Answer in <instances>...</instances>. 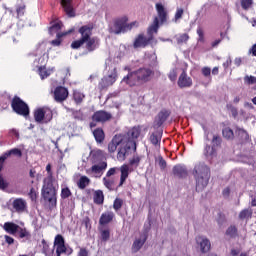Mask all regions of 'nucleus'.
Instances as JSON below:
<instances>
[{"label":"nucleus","mask_w":256,"mask_h":256,"mask_svg":"<svg viewBox=\"0 0 256 256\" xmlns=\"http://www.w3.org/2000/svg\"><path fill=\"white\" fill-rule=\"evenodd\" d=\"M93 24L83 25L78 29V33L81 37L78 40H74L70 47L71 49H81L86 44V49L89 53H93L99 47V38L91 37L93 35Z\"/></svg>","instance_id":"1"},{"label":"nucleus","mask_w":256,"mask_h":256,"mask_svg":"<svg viewBox=\"0 0 256 256\" xmlns=\"http://www.w3.org/2000/svg\"><path fill=\"white\" fill-rule=\"evenodd\" d=\"M155 77V71L149 67H141L131 71L123 78L124 83L129 87H141L145 83H149Z\"/></svg>","instance_id":"2"},{"label":"nucleus","mask_w":256,"mask_h":256,"mask_svg":"<svg viewBox=\"0 0 256 256\" xmlns=\"http://www.w3.org/2000/svg\"><path fill=\"white\" fill-rule=\"evenodd\" d=\"M193 175L196 181V191L199 193L209 185L211 169L205 163H199L195 165Z\"/></svg>","instance_id":"3"},{"label":"nucleus","mask_w":256,"mask_h":256,"mask_svg":"<svg viewBox=\"0 0 256 256\" xmlns=\"http://www.w3.org/2000/svg\"><path fill=\"white\" fill-rule=\"evenodd\" d=\"M156 11L157 15L152 22V24L147 29L148 37H155L153 34L159 33V20L161 25L164 23H167V10L165 9V6L161 3H156Z\"/></svg>","instance_id":"4"},{"label":"nucleus","mask_w":256,"mask_h":256,"mask_svg":"<svg viewBox=\"0 0 256 256\" xmlns=\"http://www.w3.org/2000/svg\"><path fill=\"white\" fill-rule=\"evenodd\" d=\"M42 197L46 203H49L50 209L57 207V189L53 186L51 178L47 181L44 180L42 187Z\"/></svg>","instance_id":"5"},{"label":"nucleus","mask_w":256,"mask_h":256,"mask_svg":"<svg viewBox=\"0 0 256 256\" xmlns=\"http://www.w3.org/2000/svg\"><path fill=\"white\" fill-rule=\"evenodd\" d=\"M141 165V156L139 155H134L132 158L129 159L128 164H123L120 167V182L118 187H123L125 182L127 181L129 177V171H133V169H137Z\"/></svg>","instance_id":"6"},{"label":"nucleus","mask_w":256,"mask_h":256,"mask_svg":"<svg viewBox=\"0 0 256 256\" xmlns=\"http://www.w3.org/2000/svg\"><path fill=\"white\" fill-rule=\"evenodd\" d=\"M33 115L36 123H44L47 125V123L53 121V110L48 107H39L35 109Z\"/></svg>","instance_id":"7"},{"label":"nucleus","mask_w":256,"mask_h":256,"mask_svg":"<svg viewBox=\"0 0 256 256\" xmlns=\"http://www.w3.org/2000/svg\"><path fill=\"white\" fill-rule=\"evenodd\" d=\"M11 107L14 113L21 115L22 117H29L31 111L29 105L25 103L19 96H14L11 101Z\"/></svg>","instance_id":"8"},{"label":"nucleus","mask_w":256,"mask_h":256,"mask_svg":"<svg viewBox=\"0 0 256 256\" xmlns=\"http://www.w3.org/2000/svg\"><path fill=\"white\" fill-rule=\"evenodd\" d=\"M127 23H129V17L121 16L113 20V25L109 26V33L114 35H121V33H127Z\"/></svg>","instance_id":"9"},{"label":"nucleus","mask_w":256,"mask_h":256,"mask_svg":"<svg viewBox=\"0 0 256 256\" xmlns=\"http://www.w3.org/2000/svg\"><path fill=\"white\" fill-rule=\"evenodd\" d=\"M221 145H223V138L219 134H213L211 145L207 144L204 148L205 157H215L217 149H221Z\"/></svg>","instance_id":"10"},{"label":"nucleus","mask_w":256,"mask_h":256,"mask_svg":"<svg viewBox=\"0 0 256 256\" xmlns=\"http://www.w3.org/2000/svg\"><path fill=\"white\" fill-rule=\"evenodd\" d=\"M131 149H133V151H137V144L134 141L126 142L124 139L120 144V147L117 153V160L125 161Z\"/></svg>","instance_id":"11"},{"label":"nucleus","mask_w":256,"mask_h":256,"mask_svg":"<svg viewBox=\"0 0 256 256\" xmlns=\"http://www.w3.org/2000/svg\"><path fill=\"white\" fill-rule=\"evenodd\" d=\"M113 119V115L105 110H99L94 112L92 115V122L90 123L91 129L97 127V123H107V121H111Z\"/></svg>","instance_id":"12"},{"label":"nucleus","mask_w":256,"mask_h":256,"mask_svg":"<svg viewBox=\"0 0 256 256\" xmlns=\"http://www.w3.org/2000/svg\"><path fill=\"white\" fill-rule=\"evenodd\" d=\"M153 41H155V37H147L143 33H140L134 39L133 47L134 49H145V47H149Z\"/></svg>","instance_id":"13"},{"label":"nucleus","mask_w":256,"mask_h":256,"mask_svg":"<svg viewBox=\"0 0 256 256\" xmlns=\"http://www.w3.org/2000/svg\"><path fill=\"white\" fill-rule=\"evenodd\" d=\"M115 81H117V68H114L110 75L104 76L100 80L98 84L99 91H105V89H107L108 87H111V85H113Z\"/></svg>","instance_id":"14"},{"label":"nucleus","mask_w":256,"mask_h":256,"mask_svg":"<svg viewBox=\"0 0 256 256\" xmlns=\"http://www.w3.org/2000/svg\"><path fill=\"white\" fill-rule=\"evenodd\" d=\"M107 169V162L101 161L98 164H94L89 168L86 173L87 175H93L95 178H99L103 176L105 170Z\"/></svg>","instance_id":"15"},{"label":"nucleus","mask_w":256,"mask_h":256,"mask_svg":"<svg viewBox=\"0 0 256 256\" xmlns=\"http://www.w3.org/2000/svg\"><path fill=\"white\" fill-rule=\"evenodd\" d=\"M177 85L180 89H189L193 87V79L187 75L186 70H183L180 74Z\"/></svg>","instance_id":"16"},{"label":"nucleus","mask_w":256,"mask_h":256,"mask_svg":"<svg viewBox=\"0 0 256 256\" xmlns=\"http://www.w3.org/2000/svg\"><path fill=\"white\" fill-rule=\"evenodd\" d=\"M69 97V90L63 86H58L54 90V101L56 103H63L64 101H67V98Z\"/></svg>","instance_id":"17"},{"label":"nucleus","mask_w":256,"mask_h":256,"mask_svg":"<svg viewBox=\"0 0 256 256\" xmlns=\"http://www.w3.org/2000/svg\"><path fill=\"white\" fill-rule=\"evenodd\" d=\"M54 247H56V256H61L67 253V246H65V238L63 235L58 234L54 239Z\"/></svg>","instance_id":"18"},{"label":"nucleus","mask_w":256,"mask_h":256,"mask_svg":"<svg viewBox=\"0 0 256 256\" xmlns=\"http://www.w3.org/2000/svg\"><path fill=\"white\" fill-rule=\"evenodd\" d=\"M171 112L169 110L160 111L154 119L153 129H159V127L163 126V123L169 119Z\"/></svg>","instance_id":"19"},{"label":"nucleus","mask_w":256,"mask_h":256,"mask_svg":"<svg viewBox=\"0 0 256 256\" xmlns=\"http://www.w3.org/2000/svg\"><path fill=\"white\" fill-rule=\"evenodd\" d=\"M172 173L177 179H185L187 178V175H189L187 167L182 164L175 165L172 169Z\"/></svg>","instance_id":"20"},{"label":"nucleus","mask_w":256,"mask_h":256,"mask_svg":"<svg viewBox=\"0 0 256 256\" xmlns=\"http://www.w3.org/2000/svg\"><path fill=\"white\" fill-rule=\"evenodd\" d=\"M60 5L67 17H75V8H73V0H60Z\"/></svg>","instance_id":"21"},{"label":"nucleus","mask_w":256,"mask_h":256,"mask_svg":"<svg viewBox=\"0 0 256 256\" xmlns=\"http://www.w3.org/2000/svg\"><path fill=\"white\" fill-rule=\"evenodd\" d=\"M139 135H141V129L139 127H133L127 132L126 136H123V139H125L126 143L133 141L137 144L136 139H139Z\"/></svg>","instance_id":"22"},{"label":"nucleus","mask_w":256,"mask_h":256,"mask_svg":"<svg viewBox=\"0 0 256 256\" xmlns=\"http://www.w3.org/2000/svg\"><path fill=\"white\" fill-rule=\"evenodd\" d=\"M124 139L123 135H115L108 144L109 153H115L117 151V147L123 143Z\"/></svg>","instance_id":"23"},{"label":"nucleus","mask_w":256,"mask_h":256,"mask_svg":"<svg viewBox=\"0 0 256 256\" xmlns=\"http://www.w3.org/2000/svg\"><path fill=\"white\" fill-rule=\"evenodd\" d=\"M196 241L200 245L201 253H209L211 251V242L209 239L199 236L196 238Z\"/></svg>","instance_id":"24"},{"label":"nucleus","mask_w":256,"mask_h":256,"mask_svg":"<svg viewBox=\"0 0 256 256\" xmlns=\"http://www.w3.org/2000/svg\"><path fill=\"white\" fill-rule=\"evenodd\" d=\"M115 219V213L108 211L101 214L99 219V225L102 227L105 225H109Z\"/></svg>","instance_id":"25"},{"label":"nucleus","mask_w":256,"mask_h":256,"mask_svg":"<svg viewBox=\"0 0 256 256\" xmlns=\"http://www.w3.org/2000/svg\"><path fill=\"white\" fill-rule=\"evenodd\" d=\"M13 208L18 213H23L27 209V202L23 198H18L13 201Z\"/></svg>","instance_id":"26"},{"label":"nucleus","mask_w":256,"mask_h":256,"mask_svg":"<svg viewBox=\"0 0 256 256\" xmlns=\"http://www.w3.org/2000/svg\"><path fill=\"white\" fill-rule=\"evenodd\" d=\"M146 241H147V236H144L143 239L141 238L136 239L132 244V248H131L132 253H138V251H141V248L145 245Z\"/></svg>","instance_id":"27"},{"label":"nucleus","mask_w":256,"mask_h":256,"mask_svg":"<svg viewBox=\"0 0 256 256\" xmlns=\"http://www.w3.org/2000/svg\"><path fill=\"white\" fill-rule=\"evenodd\" d=\"M3 229L4 231H6V233H9L10 235H15V233L19 231V225L13 222H5Z\"/></svg>","instance_id":"28"},{"label":"nucleus","mask_w":256,"mask_h":256,"mask_svg":"<svg viewBox=\"0 0 256 256\" xmlns=\"http://www.w3.org/2000/svg\"><path fill=\"white\" fill-rule=\"evenodd\" d=\"M162 137H163V134L159 131H156L150 135L149 141L152 145H154V147H157L161 145Z\"/></svg>","instance_id":"29"},{"label":"nucleus","mask_w":256,"mask_h":256,"mask_svg":"<svg viewBox=\"0 0 256 256\" xmlns=\"http://www.w3.org/2000/svg\"><path fill=\"white\" fill-rule=\"evenodd\" d=\"M42 244V253L45 254V256H55V247L51 248L49 246V243L45 239L41 241Z\"/></svg>","instance_id":"30"},{"label":"nucleus","mask_w":256,"mask_h":256,"mask_svg":"<svg viewBox=\"0 0 256 256\" xmlns=\"http://www.w3.org/2000/svg\"><path fill=\"white\" fill-rule=\"evenodd\" d=\"M55 72V68H50L47 70V68L45 66H40L38 67V74L41 77V79H47V77H49V75H51V73Z\"/></svg>","instance_id":"31"},{"label":"nucleus","mask_w":256,"mask_h":256,"mask_svg":"<svg viewBox=\"0 0 256 256\" xmlns=\"http://www.w3.org/2000/svg\"><path fill=\"white\" fill-rule=\"evenodd\" d=\"M93 201L95 205H103L105 202V195L103 194L102 190L94 191Z\"/></svg>","instance_id":"32"},{"label":"nucleus","mask_w":256,"mask_h":256,"mask_svg":"<svg viewBox=\"0 0 256 256\" xmlns=\"http://www.w3.org/2000/svg\"><path fill=\"white\" fill-rule=\"evenodd\" d=\"M100 241L107 243L111 239V230L109 228H99Z\"/></svg>","instance_id":"33"},{"label":"nucleus","mask_w":256,"mask_h":256,"mask_svg":"<svg viewBox=\"0 0 256 256\" xmlns=\"http://www.w3.org/2000/svg\"><path fill=\"white\" fill-rule=\"evenodd\" d=\"M93 136L97 143H103L105 141V131L102 128H96L93 131Z\"/></svg>","instance_id":"34"},{"label":"nucleus","mask_w":256,"mask_h":256,"mask_svg":"<svg viewBox=\"0 0 256 256\" xmlns=\"http://www.w3.org/2000/svg\"><path fill=\"white\" fill-rule=\"evenodd\" d=\"M6 159H9L12 155L14 157H23V152L19 148H12L6 152L3 153Z\"/></svg>","instance_id":"35"},{"label":"nucleus","mask_w":256,"mask_h":256,"mask_svg":"<svg viewBox=\"0 0 256 256\" xmlns=\"http://www.w3.org/2000/svg\"><path fill=\"white\" fill-rule=\"evenodd\" d=\"M103 184L106 187V189H108V191H114L115 179L106 176L103 178Z\"/></svg>","instance_id":"36"},{"label":"nucleus","mask_w":256,"mask_h":256,"mask_svg":"<svg viewBox=\"0 0 256 256\" xmlns=\"http://www.w3.org/2000/svg\"><path fill=\"white\" fill-rule=\"evenodd\" d=\"M91 183V180L87 176H81L77 182L78 189H86L87 186Z\"/></svg>","instance_id":"37"},{"label":"nucleus","mask_w":256,"mask_h":256,"mask_svg":"<svg viewBox=\"0 0 256 256\" xmlns=\"http://www.w3.org/2000/svg\"><path fill=\"white\" fill-rule=\"evenodd\" d=\"M252 216L253 210L251 208L244 209L239 213V219H241V221L245 219H251Z\"/></svg>","instance_id":"38"},{"label":"nucleus","mask_w":256,"mask_h":256,"mask_svg":"<svg viewBox=\"0 0 256 256\" xmlns=\"http://www.w3.org/2000/svg\"><path fill=\"white\" fill-rule=\"evenodd\" d=\"M73 99L76 103V105H81L83 103V99H85V95L81 93L80 91L75 90L73 92Z\"/></svg>","instance_id":"39"},{"label":"nucleus","mask_w":256,"mask_h":256,"mask_svg":"<svg viewBox=\"0 0 256 256\" xmlns=\"http://www.w3.org/2000/svg\"><path fill=\"white\" fill-rule=\"evenodd\" d=\"M226 235L228 237H231V239H235V237H237L238 235L237 226L231 225L230 227H228L226 230Z\"/></svg>","instance_id":"40"},{"label":"nucleus","mask_w":256,"mask_h":256,"mask_svg":"<svg viewBox=\"0 0 256 256\" xmlns=\"http://www.w3.org/2000/svg\"><path fill=\"white\" fill-rule=\"evenodd\" d=\"M175 37L178 45H183V43H187L190 39L189 34L187 33L178 34Z\"/></svg>","instance_id":"41"},{"label":"nucleus","mask_w":256,"mask_h":256,"mask_svg":"<svg viewBox=\"0 0 256 256\" xmlns=\"http://www.w3.org/2000/svg\"><path fill=\"white\" fill-rule=\"evenodd\" d=\"M60 29H61V24L59 22H54L49 27V33H50V35H55V33H57V35H58Z\"/></svg>","instance_id":"42"},{"label":"nucleus","mask_w":256,"mask_h":256,"mask_svg":"<svg viewBox=\"0 0 256 256\" xmlns=\"http://www.w3.org/2000/svg\"><path fill=\"white\" fill-rule=\"evenodd\" d=\"M222 135L224 139H233L235 137L233 130L229 127H226L222 130Z\"/></svg>","instance_id":"43"},{"label":"nucleus","mask_w":256,"mask_h":256,"mask_svg":"<svg viewBox=\"0 0 256 256\" xmlns=\"http://www.w3.org/2000/svg\"><path fill=\"white\" fill-rule=\"evenodd\" d=\"M240 5L244 11H249L253 7V0H240Z\"/></svg>","instance_id":"44"},{"label":"nucleus","mask_w":256,"mask_h":256,"mask_svg":"<svg viewBox=\"0 0 256 256\" xmlns=\"http://www.w3.org/2000/svg\"><path fill=\"white\" fill-rule=\"evenodd\" d=\"M73 194L71 193V189L69 187H65L61 189L60 197L61 199H69Z\"/></svg>","instance_id":"45"},{"label":"nucleus","mask_w":256,"mask_h":256,"mask_svg":"<svg viewBox=\"0 0 256 256\" xmlns=\"http://www.w3.org/2000/svg\"><path fill=\"white\" fill-rule=\"evenodd\" d=\"M121 207H123V199L116 198L113 202V209L114 211H120Z\"/></svg>","instance_id":"46"},{"label":"nucleus","mask_w":256,"mask_h":256,"mask_svg":"<svg viewBox=\"0 0 256 256\" xmlns=\"http://www.w3.org/2000/svg\"><path fill=\"white\" fill-rule=\"evenodd\" d=\"M201 73L203 77H205L206 79L209 80V82H211V68L205 66L201 69Z\"/></svg>","instance_id":"47"},{"label":"nucleus","mask_w":256,"mask_h":256,"mask_svg":"<svg viewBox=\"0 0 256 256\" xmlns=\"http://www.w3.org/2000/svg\"><path fill=\"white\" fill-rule=\"evenodd\" d=\"M25 9H26L25 4L16 6L17 19H19V17H23V15H25Z\"/></svg>","instance_id":"48"},{"label":"nucleus","mask_w":256,"mask_h":256,"mask_svg":"<svg viewBox=\"0 0 256 256\" xmlns=\"http://www.w3.org/2000/svg\"><path fill=\"white\" fill-rule=\"evenodd\" d=\"M9 187V182L5 180L3 174H0V190L5 191Z\"/></svg>","instance_id":"49"},{"label":"nucleus","mask_w":256,"mask_h":256,"mask_svg":"<svg viewBox=\"0 0 256 256\" xmlns=\"http://www.w3.org/2000/svg\"><path fill=\"white\" fill-rule=\"evenodd\" d=\"M185 13V10L183 8H177L175 16H174V21L177 23L179 19H183V14Z\"/></svg>","instance_id":"50"},{"label":"nucleus","mask_w":256,"mask_h":256,"mask_svg":"<svg viewBox=\"0 0 256 256\" xmlns=\"http://www.w3.org/2000/svg\"><path fill=\"white\" fill-rule=\"evenodd\" d=\"M227 109L230 111V113L232 114V116L234 117V119L237 117V115H239V111L237 110L236 107H234L231 104H227Z\"/></svg>","instance_id":"51"},{"label":"nucleus","mask_w":256,"mask_h":256,"mask_svg":"<svg viewBox=\"0 0 256 256\" xmlns=\"http://www.w3.org/2000/svg\"><path fill=\"white\" fill-rule=\"evenodd\" d=\"M197 35H198V41L203 43L205 41V32L203 31V28L198 27L197 28Z\"/></svg>","instance_id":"52"},{"label":"nucleus","mask_w":256,"mask_h":256,"mask_svg":"<svg viewBox=\"0 0 256 256\" xmlns=\"http://www.w3.org/2000/svg\"><path fill=\"white\" fill-rule=\"evenodd\" d=\"M227 221V218L223 212L218 213L217 223L218 225H223Z\"/></svg>","instance_id":"53"},{"label":"nucleus","mask_w":256,"mask_h":256,"mask_svg":"<svg viewBox=\"0 0 256 256\" xmlns=\"http://www.w3.org/2000/svg\"><path fill=\"white\" fill-rule=\"evenodd\" d=\"M244 82L246 85H254L256 83V77L255 76H245Z\"/></svg>","instance_id":"54"},{"label":"nucleus","mask_w":256,"mask_h":256,"mask_svg":"<svg viewBox=\"0 0 256 256\" xmlns=\"http://www.w3.org/2000/svg\"><path fill=\"white\" fill-rule=\"evenodd\" d=\"M158 165H159V167H160V169L162 170V171H165V169H167V161H165V159H163V157L162 156H160L159 158H158Z\"/></svg>","instance_id":"55"},{"label":"nucleus","mask_w":256,"mask_h":256,"mask_svg":"<svg viewBox=\"0 0 256 256\" xmlns=\"http://www.w3.org/2000/svg\"><path fill=\"white\" fill-rule=\"evenodd\" d=\"M239 137H241V139H244L245 141H247V139H249V134L247 133V131L243 130V129H238L237 131Z\"/></svg>","instance_id":"56"},{"label":"nucleus","mask_w":256,"mask_h":256,"mask_svg":"<svg viewBox=\"0 0 256 256\" xmlns=\"http://www.w3.org/2000/svg\"><path fill=\"white\" fill-rule=\"evenodd\" d=\"M117 171H121V168H117V167L110 168L106 173V177H113V175H115Z\"/></svg>","instance_id":"57"},{"label":"nucleus","mask_w":256,"mask_h":256,"mask_svg":"<svg viewBox=\"0 0 256 256\" xmlns=\"http://www.w3.org/2000/svg\"><path fill=\"white\" fill-rule=\"evenodd\" d=\"M57 37H58L57 39L52 40L51 42V45H53L54 47H59V45H61V37H63V34L58 33Z\"/></svg>","instance_id":"58"},{"label":"nucleus","mask_w":256,"mask_h":256,"mask_svg":"<svg viewBox=\"0 0 256 256\" xmlns=\"http://www.w3.org/2000/svg\"><path fill=\"white\" fill-rule=\"evenodd\" d=\"M37 191L35 190V188H31L30 192H29V197L31 199V201H37Z\"/></svg>","instance_id":"59"},{"label":"nucleus","mask_w":256,"mask_h":256,"mask_svg":"<svg viewBox=\"0 0 256 256\" xmlns=\"http://www.w3.org/2000/svg\"><path fill=\"white\" fill-rule=\"evenodd\" d=\"M133 27H139V22H137V21H133V22H131V23L126 22V29H127V32H128V31H131V29H133Z\"/></svg>","instance_id":"60"},{"label":"nucleus","mask_w":256,"mask_h":256,"mask_svg":"<svg viewBox=\"0 0 256 256\" xmlns=\"http://www.w3.org/2000/svg\"><path fill=\"white\" fill-rule=\"evenodd\" d=\"M31 234H29L28 231H26L25 229H20L19 232V237L20 239H25V237H30Z\"/></svg>","instance_id":"61"},{"label":"nucleus","mask_w":256,"mask_h":256,"mask_svg":"<svg viewBox=\"0 0 256 256\" xmlns=\"http://www.w3.org/2000/svg\"><path fill=\"white\" fill-rule=\"evenodd\" d=\"M74 119H78L79 121H83V112L76 111L73 113Z\"/></svg>","instance_id":"62"},{"label":"nucleus","mask_w":256,"mask_h":256,"mask_svg":"<svg viewBox=\"0 0 256 256\" xmlns=\"http://www.w3.org/2000/svg\"><path fill=\"white\" fill-rule=\"evenodd\" d=\"M168 79H170V81H177V72L175 71H172L169 73L168 75Z\"/></svg>","instance_id":"63"},{"label":"nucleus","mask_w":256,"mask_h":256,"mask_svg":"<svg viewBox=\"0 0 256 256\" xmlns=\"http://www.w3.org/2000/svg\"><path fill=\"white\" fill-rule=\"evenodd\" d=\"M78 256H89V252L87 251V249L81 248L78 253Z\"/></svg>","instance_id":"64"}]
</instances>
